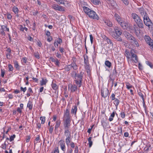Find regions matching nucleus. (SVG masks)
<instances>
[{
  "instance_id": "52",
  "label": "nucleus",
  "mask_w": 153,
  "mask_h": 153,
  "mask_svg": "<svg viewBox=\"0 0 153 153\" xmlns=\"http://www.w3.org/2000/svg\"><path fill=\"white\" fill-rule=\"evenodd\" d=\"M121 117L123 118H124L125 117V114L124 112L121 111L120 113Z\"/></svg>"
},
{
  "instance_id": "34",
  "label": "nucleus",
  "mask_w": 153,
  "mask_h": 153,
  "mask_svg": "<svg viewBox=\"0 0 153 153\" xmlns=\"http://www.w3.org/2000/svg\"><path fill=\"white\" fill-rule=\"evenodd\" d=\"M92 139L91 137H90L88 139V145L89 147H91L93 144V142L91 140Z\"/></svg>"
},
{
  "instance_id": "36",
  "label": "nucleus",
  "mask_w": 153,
  "mask_h": 153,
  "mask_svg": "<svg viewBox=\"0 0 153 153\" xmlns=\"http://www.w3.org/2000/svg\"><path fill=\"white\" fill-rule=\"evenodd\" d=\"M105 65L108 68H110L111 66V63L108 61H106L105 63Z\"/></svg>"
},
{
  "instance_id": "4",
  "label": "nucleus",
  "mask_w": 153,
  "mask_h": 153,
  "mask_svg": "<svg viewBox=\"0 0 153 153\" xmlns=\"http://www.w3.org/2000/svg\"><path fill=\"white\" fill-rule=\"evenodd\" d=\"M131 17L140 28H143V21L139 16L136 13H132L131 14Z\"/></svg>"
},
{
  "instance_id": "1",
  "label": "nucleus",
  "mask_w": 153,
  "mask_h": 153,
  "mask_svg": "<svg viewBox=\"0 0 153 153\" xmlns=\"http://www.w3.org/2000/svg\"><path fill=\"white\" fill-rule=\"evenodd\" d=\"M84 73L80 72V73H78L75 71H73L71 73V75L74 79V81L76 84L79 87L81 86L82 83V79Z\"/></svg>"
},
{
  "instance_id": "33",
  "label": "nucleus",
  "mask_w": 153,
  "mask_h": 153,
  "mask_svg": "<svg viewBox=\"0 0 153 153\" xmlns=\"http://www.w3.org/2000/svg\"><path fill=\"white\" fill-rule=\"evenodd\" d=\"M12 10L15 14H17L19 12L18 9L17 7L15 6L13 7Z\"/></svg>"
},
{
  "instance_id": "42",
  "label": "nucleus",
  "mask_w": 153,
  "mask_h": 153,
  "mask_svg": "<svg viewBox=\"0 0 153 153\" xmlns=\"http://www.w3.org/2000/svg\"><path fill=\"white\" fill-rule=\"evenodd\" d=\"M126 88L128 89H129L130 88H131L132 87V86L128 82L126 83Z\"/></svg>"
},
{
  "instance_id": "21",
  "label": "nucleus",
  "mask_w": 153,
  "mask_h": 153,
  "mask_svg": "<svg viewBox=\"0 0 153 153\" xmlns=\"http://www.w3.org/2000/svg\"><path fill=\"white\" fill-rule=\"evenodd\" d=\"M77 111V106L76 105L73 106L71 110V113L74 114V115H76Z\"/></svg>"
},
{
  "instance_id": "55",
  "label": "nucleus",
  "mask_w": 153,
  "mask_h": 153,
  "mask_svg": "<svg viewBox=\"0 0 153 153\" xmlns=\"http://www.w3.org/2000/svg\"><path fill=\"white\" fill-rule=\"evenodd\" d=\"M56 56L59 59H61L62 57L61 55L60 54L58 51L56 53Z\"/></svg>"
},
{
  "instance_id": "59",
  "label": "nucleus",
  "mask_w": 153,
  "mask_h": 153,
  "mask_svg": "<svg viewBox=\"0 0 153 153\" xmlns=\"http://www.w3.org/2000/svg\"><path fill=\"white\" fill-rule=\"evenodd\" d=\"M56 1L60 4H64L63 1L62 0H56Z\"/></svg>"
},
{
  "instance_id": "22",
  "label": "nucleus",
  "mask_w": 153,
  "mask_h": 153,
  "mask_svg": "<svg viewBox=\"0 0 153 153\" xmlns=\"http://www.w3.org/2000/svg\"><path fill=\"white\" fill-rule=\"evenodd\" d=\"M140 28L138 26V27L134 29H131L132 30L134 31L136 35L137 36H138L139 35V34L140 33Z\"/></svg>"
},
{
  "instance_id": "49",
  "label": "nucleus",
  "mask_w": 153,
  "mask_h": 153,
  "mask_svg": "<svg viewBox=\"0 0 153 153\" xmlns=\"http://www.w3.org/2000/svg\"><path fill=\"white\" fill-rule=\"evenodd\" d=\"M138 95L140 97H141L142 100L144 102V98H143V94L141 92H138Z\"/></svg>"
},
{
  "instance_id": "11",
  "label": "nucleus",
  "mask_w": 153,
  "mask_h": 153,
  "mask_svg": "<svg viewBox=\"0 0 153 153\" xmlns=\"http://www.w3.org/2000/svg\"><path fill=\"white\" fill-rule=\"evenodd\" d=\"M101 91L102 96L104 98H106L108 94L109 91L107 88L101 89Z\"/></svg>"
},
{
  "instance_id": "19",
  "label": "nucleus",
  "mask_w": 153,
  "mask_h": 153,
  "mask_svg": "<svg viewBox=\"0 0 153 153\" xmlns=\"http://www.w3.org/2000/svg\"><path fill=\"white\" fill-rule=\"evenodd\" d=\"M64 134L66 137H71V129H64Z\"/></svg>"
},
{
  "instance_id": "60",
  "label": "nucleus",
  "mask_w": 153,
  "mask_h": 153,
  "mask_svg": "<svg viewBox=\"0 0 153 153\" xmlns=\"http://www.w3.org/2000/svg\"><path fill=\"white\" fill-rule=\"evenodd\" d=\"M27 59L26 57H23L22 59V61L25 63H26L27 62Z\"/></svg>"
},
{
  "instance_id": "50",
  "label": "nucleus",
  "mask_w": 153,
  "mask_h": 153,
  "mask_svg": "<svg viewBox=\"0 0 153 153\" xmlns=\"http://www.w3.org/2000/svg\"><path fill=\"white\" fill-rule=\"evenodd\" d=\"M45 34L48 37H49L50 36V32L48 31H45Z\"/></svg>"
},
{
  "instance_id": "63",
  "label": "nucleus",
  "mask_w": 153,
  "mask_h": 153,
  "mask_svg": "<svg viewBox=\"0 0 153 153\" xmlns=\"http://www.w3.org/2000/svg\"><path fill=\"white\" fill-rule=\"evenodd\" d=\"M30 139V137L29 136H27L26 138V142H28Z\"/></svg>"
},
{
  "instance_id": "14",
  "label": "nucleus",
  "mask_w": 153,
  "mask_h": 153,
  "mask_svg": "<svg viewBox=\"0 0 153 153\" xmlns=\"http://www.w3.org/2000/svg\"><path fill=\"white\" fill-rule=\"evenodd\" d=\"M120 25L124 29H127L128 28L129 26L128 23L123 20V21L120 24Z\"/></svg>"
},
{
  "instance_id": "32",
  "label": "nucleus",
  "mask_w": 153,
  "mask_h": 153,
  "mask_svg": "<svg viewBox=\"0 0 153 153\" xmlns=\"http://www.w3.org/2000/svg\"><path fill=\"white\" fill-rule=\"evenodd\" d=\"M139 10L140 13L142 16L144 15L145 14V12H144L143 8H141L139 9Z\"/></svg>"
},
{
  "instance_id": "51",
  "label": "nucleus",
  "mask_w": 153,
  "mask_h": 153,
  "mask_svg": "<svg viewBox=\"0 0 153 153\" xmlns=\"http://www.w3.org/2000/svg\"><path fill=\"white\" fill-rule=\"evenodd\" d=\"M54 153H59V151L58 147H56L54 150Z\"/></svg>"
},
{
  "instance_id": "13",
  "label": "nucleus",
  "mask_w": 153,
  "mask_h": 153,
  "mask_svg": "<svg viewBox=\"0 0 153 153\" xmlns=\"http://www.w3.org/2000/svg\"><path fill=\"white\" fill-rule=\"evenodd\" d=\"M77 86L75 85L70 84L68 85V89L72 92H74L77 90Z\"/></svg>"
},
{
  "instance_id": "57",
  "label": "nucleus",
  "mask_w": 153,
  "mask_h": 153,
  "mask_svg": "<svg viewBox=\"0 0 153 153\" xmlns=\"http://www.w3.org/2000/svg\"><path fill=\"white\" fill-rule=\"evenodd\" d=\"M7 18L8 19H11L12 18V16L11 14L9 13L7 14Z\"/></svg>"
},
{
  "instance_id": "47",
  "label": "nucleus",
  "mask_w": 153,
  "mask_h": 153,
  "mask_svg": "<svg viewBox=\"0 0 153 153\" xmlns=\"http://www.w3.org/2000/svg\"><path fill=\"white\" fill-rule=\"evenodd\" d=\"M57 43L59 44H60L62 42V40L60 38H58L56 41Z\"/></svg>"
},
{
  "instance_id": "61",
  "label": "nucleus",
  "mask_w": 153,
  "mask_h": 153,
  "mask_svg": "<svg viewBox=\"0 0 153 153\" xmlns=\"http://www.w3.org/2000/svg\"><path fill=\"white\" fill-rule=\"evenodd\" d=\"M70 145L71 147L72 148H74L75 147V144L73 142H72L71 143Z\"/></svg>"
},
{
  "instance_id": "2",
  "label": "nucleus",
  "mask_w": 153,
  "mask_h": 153,
  "mask_svg": "<svg viewBox=\"0 0 153 153\" xmlns=\"http://www.w3.org/2000/svg\"><path fill=\"white\" fill-rule=\"evenodd\" d=\"M137 51L134 49L132 48L130 52L126 51L125 53L126 57L128 59H132V61H133L135 63H137L138 62L137 56Z\"/></svg>"
},
{
  "instance_id": "53",
  "label": "nucleus",
  "mask_w": 153,
  "mask_h": 153,
  "mask_svg": "<svg viewBox=\"0 0 153 153\" xmlns=\"http://www.w3.org/2000/svg\"><path fill=\"white\" fill-rule=\"evenodd\" d=\"M126 5H128L129 2L128 0H121Z\"/></svg>"
},
{
  "instance_id": "44",
  "label": "nucleus",
  "mask_w": 153,
  "mask_h": 153,
  "mask_svg": "<svg viewBox=\"0 0 153 153\" xmlns=\"http://www.w3.org/2000/svg\"><path fill=\"white\" fill-rule=\"evenodd\" d=\"M53 129V128L52 126H50L49 128V133L51 134H52Z\"/></svg>"
},
{
  "instance_id": "38",
  "label": "nucleus",
  "mask_w": 153,
  "mask_h": 153,
  "mask_svg": "<svg viewBox=\"0 0 153 153\" xmlns=\"http://www.w3.org/2000/svg\"><path fill=\"white\" fill-rule=\"evenodd\" d=\"M51 86L53 89L54 90H56L58 89V86L55 84L52 83L51 84Z\"/></svg>"
},
{
  "instance_id": "58",
  "label": "nucleus",
  "mask_w": 153,
  "mask_h": 153,
  "mask_svg": "<svg viewBox=\"0 0 153 153\" xmlns=\"http://www.w3.org/2000/svg\"><path fill=\"white\" fill-rule=\"evenodd\" d=\"M2 148L4 149H6V142L5 141L4 143L2 144L1 145Z\"/></svg>"
},
{
  "instance_id": "23",
  "label": "nucleus",
  "mask_w": 153,
  "mask_h": 153,
  "mask_svg": "<svg viewBox=\"0 0 153 153\" xmlns=\"http://www.w3.org/2000/svg\"><path fill=\"white\" fill-rule=\"evenodd\" d=\"M83 10L84 11V12L87 15L88 13L90 12V10H91V9H89V8L85 6H83Z\"/></svg>"
},
{
  "instance_id": "15",
  "label": "nucleus",
  "mask_w": 153,
  "mask_h": 153,
  "mask_svg": "<svg viewBox=\"0 0 153 153\" xmlns=\"http://www.w3.org/2000/svg\"><path fill=\"white\" fill-rule=\"evenodd\" d=\"M5 28H6V31H7L8 32L9 31V28L5 26L2 25L1 26V29L0 30V33L1 35L4 36L5 35V33L4 32V31L5 30Z\"/></svg>"
},
{
  "instance_id": "62",
  "label": "nucleus",
  "mask_w": 153,
  "mask_h": 153,
  "mask_svg": "<svg viewBox=\"0 0 153 153\" xmlns=\"http://www.w3.org/2000/svg\"><path fill=\"white\" fill-rule=\"evenodd\" d=\"M138 68L140 70H141L143 69V66L140 63H139L138 64Z\"/></svg>"
},
{
  "instance_id": "10",
  "label": "nucleus",
  "mask_w": 153,
  "mask_h": 153,
  "mask_svg": "<svg viewBox=\"0 0 153 153\" xmlns=\"http://www.w3.org/2000/svg\"><path fill=\"white\" fill-rule=\"evenodd\" d=\"M61 150L64 152L66 151V146L65 141L63 140H60L58 143Z\"/></svg>"
},
{
  "instance_id": "46",
  "label": "nucleus",
  "mask_w": 153,
  "mask_h": 153,
  "mask_svg": "<svg viewBox=\"0 0 153 153\" xmlns=\"http://www.w3.org/2000/svg\"><path fill=\"white\" fill-rule=\"evenodd\" d=\"M85 68L87 69V73L90 71L89 64L85 65Z\"/></svg>"
},
{
  "instance_id": "64",
  "label": "nucleus",
  "mask_w": 153,
  "mask_h": 153,
  "mask_svg": "<svg viewBox=\"0 0 153 153\" xmlns=\"http://www.w3.org/2000/svg\"><path fill=\"white\" fill-rule=\"evenodd\" d=\"M20 89L22 91H23L24 92L26 91L27 88L26 87H25L24 88H23L22 87H21L20 88Z\"/></svg>"
},
{
  "instance_id": "8",
  "label": "nucleus",
  "mask_w": 153,
  "mask_h": 153,
  "mask_svg": "<svg viewBox=\"0 0 153 153\" xmlns=\"http://www.w3.org/2000/svg\"><path fill=\"white\" fill-rule=\"evenodd\" d=\"M71 120H64L63 126L64 129H70Z\"/></svg>"
},
{
  "instance_id": "9",
  "label": "nucleus",
  "mask_w": 153,
  "mask_h": 153,
  "mask_svg": "<svg viewBox=\"0 0 153 153\" xmlns=\"http://www.w3.org/2000/svg\"><path fill=\"white\" fill-rule=\"evenodd\" d=\"M73 65L71 64L65 67L64 69L66 71H68L72 68L74 70H76L78 69L77 66Z\"/></svg>"
},
{
  "instance_id": "30",
  "label": "nucleus",
  "mask_w": 153,
  "mask_h": 153,
  "mask_svg": "<svg viewBox=\"0 0 153 153\" xmlns=\"http://www.w3.org/2000/svg\"><path fill=\"white\" fill-rule=\"evenodd\" d=\"M104 22L109 27H112V22L109 20H105Z\"/></svg>"
},
{
  "instance_id": "6",
  "label": "nucleus",
  "mask_w": 153,
  "mask_h": 153,
  "mask_svg": "<svg viewBox=\"0 0 153 153\" xmlns=\"http://www.w3.org/2000/svg\"><path fill=\"white\" fill-rule=\"evenodd\" d=\"M88 16L93 19L98 20L99 19V17L96 14V12L93 10H91L87 15Z\"/></svg>"
},
{
  "instance_id": "35",
  "label": "nucleus",
  "mask_w": 153,
  "mask_h": 153,
  "mask_svg": "<svg viewBox=\"0 0 153 153\" xmlns=\"http://www.w3.org/2000/svg\"><path fill=\"white\" fill-rule=\"evenodd\" d=\"M27 107L29 108L30 110H31L33 108L32 102L29 101L27 104Z\"/></svg>"
},
{
  "instance_id": "17",
  "label": "nucleus",
  "mask_w": 153,
  "mask_h": 153,
  "mask_svg": "<svg viewBox=\"0 0 153 153\" xmlns=\"http://www.w3.org/2000/svg\"><path fill=\"white\" fill-rule=\"evenodd\" d=\"M120 35H118L117 33H115L114 32H113L112 34V36L114 39L118 41H122V39L120 36Z\"/></svg>"
},
{
  "instance_id": "37",
  "label": "nucleus",
  "mask_w": 153,
  "mask_h": 153,
  "mask_svg": "<svg viewBox=\"0 0 153 153\" xmlns=\"http://www.w3.org/2000/svg\"><path fill=\"white\" fill-rule=\"evenodd\" d=\"M40 119L41 121V123L43 124L45 122V117H41Z\"/></svg>"
},
{
  "instance_id": "41",
  "label": "nucleus",
  "mask_w": 153,
  "mask_h": 153,
  "mask_svg": "<svg viewBox=\"0 0 153 153\" xmlns=\"http://www.w3.org/2000/svg\"><path fill=\"white\" fill-rule=\"evenodd\" d=\"M14 67L15 68L18 69H19V66L18 64V63L17 61H15L14 63Z\"/></svg>"
},
{
  "instance_id": "24",
  "label": "nucleus",
  "mask_w": 153,
  "mask_h": 153,
  "mask_svg": "<svg viewBox=\"0 0 153 153\" xmlns=\"http://www.w3.org/2000/svg\"><path fill=\"white\" fill-rule=\"evenodd\" d=\"M71 141V137H66L65 139V143L66 145L68 146Z\"/></svg>"
},
{
  "instance_id": "20",
  "label": "nucleus",
  "mask_w": 153,
  "mask_h": 153,
  "mask_svg": "<svg viewBox=\"0 0 153 153\" xmlns=\"http://www.w3.org/2000/svg\"><path fill=\"white\" fill-rule=\"evenodd\" d=\"M114 30L115 33H117L118 35H121L122 32L121 31L120 28L118 27H115L114 28Z\"/></svg>"
},
{
  "instance_id": "18",
  "label": "nucleus",
  "mask_w": 153,
  "mask_h": 153,
  "mask_svg": "<svg viewBox=\"0 0 153 153\" xmlns=\"http://www.w3.org/2000/svg\"><path fill=\"white\" fill-rule=\"evenodd\" d=\"M114 17L119 24L123 20L121 18V17L117 14H115Z\"/></svg>"
},
{
  "instance_id": "25",
  "label": "nucleus",
  "mask_w": 153,
  "mask_h": 153,
  "mask_svg": "<svg viewBox=\"0 0 153 153\" xmlns=\"http://www.w3.org/2000/svg\"><path fill=\"white\" fill-rule=\"evenodd\" d=\"M61 123V122L60 120H57L56 122L55 127V130H57L58 128L60 126Z\"/></svg>"
},
{
  "instance_id": "56",
  "label": "nucleus",
  "mask_w": 153,
  "mask_h": 153,
  "mask_svg": "<svg viewBox=\"0 0 153 153\" xmlns=\"http://www.w3.org/2000/svg\"><path fill=\"white\" fill-rule=\"evenodd\" d=\"M5 74V71L2 69L1 70V76L3 78L4 77Z\"/></svg>"
},
{
  "instance_id": "40",
  "label": "nucleus",
  "mask_w": 153,
  "mask_h": 153,
  "mask_svg": "<svg viewBox=\"0 0 153 153\" xmlns=\"http://www.w3.org/2000/svg\"><path fill=\"white\" fill-rule=\"evenodd\" d=\"M146 64L149 66L151 68H152L153 66L152 63L150 62L146 61Z\"/></svg>"
},
{
  "instance_id": "29",
  "label": "nucleus",
  "mask_w": 153,
  "mask_h": 153,
  "mask_svg": "<svg viewBox=\"0 0 153 153\" xmlns=\"http://www.w3.org/2000/svg\"><path fill=\"white\" fill-rule=\"evenodd\" d=\"M91 2L95 5H99L100 3V0H91Z\"/></svg>"
},
{
  "instance_id": "3",
  "label": "nucleus",
  "mask_w": 153,
  "mask_h": 153,
  "mask_svg": "<svg viewBox=\"0 0 153 153\" xmlns=\"http://www.w3.org/2000/svg\"><path fill=\"white\" fill-rule=\"evenodd\" d=\"M124 33L126 38L131 43L134 44V46L135 47H138L139 46V45L137 40L131 34L126 31H124Z\"/></svg>"
},
{
  "instance_id": "26",
  "label": "nucleus",
  "mask_w": 153,
  "mask_h": 153,
  "mask_svg": "<svg viewBox=\"0 0 153 153\" xmlns=\"http://www.w3.org/2000/svg\"><path fill=\"white\" fill-rule=\"evenodd\" d=\"M115 112L114 111L111 114L109 118V120L111 122L113 120V118L115 116Z\"/></svg>"
},
{
  "instance_id": "5",
  "label": "nucleus",
  "mask_w": 153,
  "mask_h": 153,
  "mask_svg": "<svg viewBox=\"0 0 153 153\" xmlns=\"http://www.w3.org/2000/svg\"><path fill=\"white\" fill-rule=\"evenodd\" d=\"M143 19L145 25L149 27L150 26L152 25V23L146 13H145Z\"/></svg>"
},
{
  "instance_id": "28",
  "label": "nucleus",
  "mask_w": 153,
  "mask_h": 153,
  "mask_svg": "<svg viewBox=\"0 0 153 153\" xmlns=\"http://www.w3.org/2000/svg\"><path fill=\"white\" fill-rule=\"evenodd\" d=\"M47 82V80L46 79H44L43 78H42V79L40 81V85H45Z\"/></svg>"
},
{
  "instance_id": "16",
  "label": "nucleus",
  "mask_w": 153,
  "mask_h": 153,
  "mask_svg": "<svg viewBox=\"0 0 153 153\" xmlns=\"http://www.w3.org/2000/svg\"><path fill=\"white\" fill-rule=\"evenodd\" d=\"M64 114V120H71L69 111L68 109H66Z\"/></svg>"
},
{
  "instance_id": "54",
  "label": "nucleus",
  "mask_w": 153,
  "mask_h": 153,
  "mask_svg": "<svg viewBox=\"0 0 153 153\" xmlns=\"http://www.w3.org/2000/svg\"><path fill=\"white\" fill-rule=\"evenodd\" d=\"M22 109L21 108L19 107H18L17 108L16 111L19 114H21L22 112Z\"/></svg>"
},
{
  "instance_id": "12",
  "label": "nucleus",
  "mask_w": 153,
  "mask_h": 153,
  "mask_svg": "<svg viewBox=\"0 0 153 153\" xmlns=\"http://www.w3.org/2000/svg\"><path fill=\"white\" fill-rule=\"evenodd\" d=\"M51 7L56 10L59 11L64 10V7H63L61 6H59L57 4H53L51 6Z\"/></svg>"
},
{
  "instance_id": "39",
  "label": "nucleus",
  "mask_w": 153,
  "mask_h": 153,
  "mask_svg": "<svg viewBox=\"0 0 153 153\" xmlns=\"http://www.w3.org/2000/svg\"><path fill=\"white\" fill-rule=\"evenodd\" d=\"M107 42L108 44H109V47H113V44L111 41L110 39H108L107 38Z\"/></svg>"
},
{
  "instance_id": "43",
  "label": "nucleus",
  "mask_w": 153,
  "mask_h": 153,
  "mask_svg": "<svg viewBox=\"0 0 153 153\" xmlns=\"http://www.w3.org/2000/svg\"><path fill=\"white\" fill-rule=\"evenodd\" d=\"M8 66L9 68V71H12L13 69L12 65H11L9 64L8 65Z\"/></svg>"
},
{
  "instance_id": "27",
  "label": "nucleus",
  "mask_w": 153,
  "mask_h": 153,
  "mask_svg": "<svg viewBox=\"0 0 153 153\" xmlns=\"http://www.w3.org/2000/svg\"><path fill=\"white\" fill-rule=\"evenodd\" d=\"M76 58L75 57H73L72 59L71 63V64L73 66H77V65L76 64Z\"/></svg>"
},
{
  "instance_id": "31",
  "label": "nucleus",
  "mask_w": 153,
  "mask_h": 153,
  "mask_svg": "<svg viewBox=\"0 0 153 153\" xmlns=\"http://www.w3.org/2000/svg\"><path fill=\"white\" fill-rule=\"evenodd\" d=\"M114 100L113 102L114 104L115 105V106H116V107L117 108L119 105L120 101L119 100H118V99L117 98H116V99H115Z\"/></svg>"
},
{
  "instance_id": "48",
  "label": "nucleus",
  "mask_w": 153,
  "mask_h": 153,
  "mask_svg": "<svg viewBox=\"0 0 153 153\" xmlns=\"http://www.w3.org/2000/svg\"><path fill=\"white\" fill-rule=\"evenodd\" d=\"M110 98L112 100H114L116 99V98H115V95L114 93L112 94L110 97Z\"/></svg>"
},
{
  "instance_id": "7",
  "label": "nucleus",
  "mask_w": 153,
  "mask_h": 153,
  "mask_svg": "<svg viewBox=\"0 0 153 153\" xmlns=\"http://www.w3.org/2000/svg\"><path fill=\"white\" fill-rule=\"evenodd\" d=\"M144 39L147 43L148 44L150 47H152V48H153V40L148 36H145Z\"/></svg>"
},
{
  "instance_id": "45",
  "label": "nucleus",
  "mask_w": 153,
  "mask_h": 153,
  "mask_svg": "<svg viewBox=\"0 0 153 153\" xmlns=\"http://www.w3.org/2000/svg\"><path fill=\"white\" fill-rule=\"evenodd\" d=\"M16 135L15 134L13 135L12 136H11L10 137V142L14 140V138H15Z\"/></svg>"
}]
</instances>
